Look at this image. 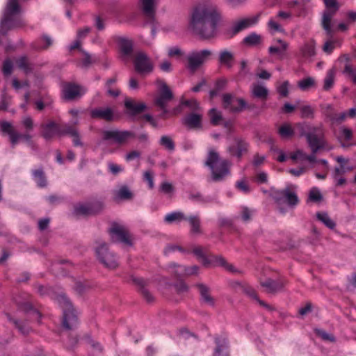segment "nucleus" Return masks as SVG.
<instances>
[{
	"mask_svg": "<svg viewBox=\"0 0 356 356\" xmlns=\"http://www.w3.org/2000/svg\"><path fill=\"white\" fill-rule=\"evenodd\" d=\"M183 123L189 129H200L202 127V115L191 113L184 118Z\"/></svg>",
	"mask_w": 356,
	"mask_h": 356,
	"instance_id": "obj_25",
	"label": "nucleus"
},
{
	"mask_svg": "<svg viewBox=\"0 0 356 356\" xmlns=\"http://www.w3.org/2000/svg\"><path fill=\"white\" fill-rule=\"evenodd\" d=\"M114 199L116 200H129L133 198V193L127 186L122 185L113 191Z\"/></svg>",
	"mask_w": 356,
	"mask_h": 356,
	"instance_id": "obj_30",
	"label": "nucleus"
},
{
	"mask_svg": "<svg viewBox=\"0 0 356 356\" xmlns=\"http://www.w3.org/2000/svg\"><path fill=\"white\" fill-rule=\"evenodd\" d=\"M109 233L112 241L120 242L129 246L132 245L131 236L125 226L114 222L110 228Z\"/></svg>",
	"mask_w": 356,
	"mask_h": 356,
	"instance_id": "obj_9",
	"label": "nucleus"
},
{
	"mask_svg": "<svg viewBox=\"0 0 356 356\" xmlns=\"http://www.w3.org/2000/svg\"><path fill=\"white\" fill-rule=\"evenodd\" d=\"M323 200V195L318 188H312L308 195V200L312 202H320Z\"/></svg>",
	"mask_w": 356,
	"mask_h": 356,
	"instance_id": "obj_48",
	"label": "nucleus"
},
{
	"mask_svg": "<svg viewBox=\"0 0 356 356\" xmlns=\"http://www.w3.org/2000/svg\"><path fill=\"white\" fill-rule=\"evenodd\" d=\"M193 253L205 266H209V257L204 253V248L202 246H194L192 249Z\"/></svg>",
	"mask_w": 356,
	"mask_h": 356,
	"instance_id": "obj_36",
	"label": "nucleus"
},
{
	"mask_svg": "<svg viewBox=\"0 0 356 356\" xmlns=\"http://www.w3.org/2000/svg\"><path fill=\"white\" fill-rule=\"evenodd\" d=\"M79 133L78 129L72 125L65 124L63 126V129H60V136L70 135L74 136Z\"/></svg>",
	"mask_w": 356,
	"mask_h": 356,
	"instance_id": "obj_52",
	"label": "nucleus"
},
{
	"mask_svg": "<svg viewBox=\"0 0 356 356\" xmlns=\"http://www.w3.org/2000/svg\"><path fill=\"white\" fill-rule=\"evenodd\" d=\"M32 174L34 180L36 181L39 187L44 188L47 186V179L44 175V172L42 168L33 170Z\"/></svg>",
	"mask_w": 356,
	"mask_h": 356,
	"instance_id": "obj_34",
	"label": "nucleus"
},
{
	"mask_svg": "<svg viewBox=\"0 0 356 356\" xmlns=\"http://www.w3.org/2000/svg\"><path fill=\"white\" fill-rule=\"evenodd\" d=\"M220 16L217 7L212 3L197 6L193 10L188 28L193 34L203 39H209L216 33V26Z\"/></svg>",
	"mask_w": 356,
	"mask_h": 356,
	"instance_id": "obj_1",
	"label": "nucleus"
},
{
	"mask_svg": "<svg viewBox=\"0 0 356 356\" xmlns=\"http://www.w3.org/2000/svg\"><path fill=\"white\" fill-rule=\"evenodd\" d=\"M335 74L336 70L334 67L327 71L324 79L323 89L325 90H329L332 88L334 82Z\"/></svg>",
	"mask_w": 356,
	"mask_h": 356,
	"instance_id": "obj_40",
	"label": "nucleus"
},
{
	"mask_svg": "<svg viewBox=\"0 0 356 356\" xmlns=\"http://www.w3.org/2000/svg\"><path fill=\"white\" fill-rule=\"evenodd\" d=\"M286 284V282L277 280L266 279L261 282V285L264 287L266 292L275 293L281 291Z\"/></svg>",
	"mask_w": 356,
	"mask_h": 356,
	"instance_id": "obj_22",
	"label": "nucleus"
},
{
	"mask_svg": "<svg viewBox=\"0 0 356 356\" xmlns=\"http://www.w3.org/2000/svg\"><path fill=\"white\" fill-rule=\"evenodd\" d=\"M117 42L123 55L130 56L133 51V41L125 38L120 37L118 38Z\"/></svg>",
	"mask_w": 356,
	"mask_h": 356,
	"instance_id": "obj_29",
	"label": "nucleus"
},
{
	"mask_svg": "<svg viewBox=\"0 0 356 356\" xmlns=\"http://www.w3.org/2000/svg\"><path fill=\"white\" fill-rule=\"evenodd\" d=\"M234 60V55L228 49H223L219 52L218 62L221 65L230 69L232 67Z\"/></svg>",
	"mask_w": 356,
	"mask_h": 356,
	"instance_id": "obj_26",
	"label": "nucleus"
},
{
	"mask_svg": "<svg viewBox=\"0 0 356 356\" xmlns=\"http://www.w3.org/2000/svg\"><path fill=\"white\" fill-rule=\"evenodd\" d=\"M134 138V133L129 131L106 130L102 131L103 140H111L119 145H124Z\"/></svg>",
	"mask_w": 356,
	"mask_h": 356,
	"instance_id": "obj_11",
	"label": "nucleus"
},
{
	"mask_svg": "<svg viewBox=\"0 0 356 356\" xmlns=\"http://www.w3.org/2000/svg\"><path fill=\"white\" fill-rule=\"evenodd\" d=\"M191 227V231L193 234H200V220L198 216H191L187 219Z\"/></svg>",
	"mask_w": 356,
	"mask_h": 356,
	"instance_id": "obj_43",
	"label": "nucleus"
},
{
	"mask_svg": "<svg viewBox=\"0 0 356 356\" xmlns=\"http://www.w3.org/2000/svg\"><path fill=\"white\" fill-rule=\"evenodd\" d=\"M316 218L323 222L327 227L334 229L336 227L335 222L329 216L326 212H318L316 214Z\"/></svg>",
	"mask_w": 356,
	"mask_h": 356,
	"instance_id": "obj_35",
	"label": "nucleus"
},
{
	"mask_svg": "<svg viewBox=\"0 0 356 356\" xmlns=\"http://www.w3.org/2000/svg\"><path fill=\"white\" fill-rule=\"evenodd\" d=\"M245 283H242L238 281H232L229 282V286L237 293H242L244 285Z\"/></svg>",
	"mask_w": 356,
	"mask_h": 356,
	"instance_id": "obj_63",
	"label": "nucleus"
},
{
	"mask_svg": "<svg viewBox=\"0 0 356 356\" xmlns=\"http://www.w3.org/2000/svg\"><path fill=\"white\" fill-rule=\"evenodd\" d=\"M204 164L211 169V179L213 181H221L230 174V162L221 159L219 153L214 149H209Z\"/></svg>",
	"mask_w": 356,
	"mask_h": 356,
	"instance_id": "obj_3",
	"label": "nucleus"
},
{
	"mask_svg": "<svg viewBox=\"0 0 356 356\" xmlns=\"http://www.w3.org/2000/svg\"><path fill=\"white\" fill-rule=\"evenodd\" d=\"M226 262L225 259L221 255L210 254L209 257V265L223 267Z\"/></svg>",
	"mask_w": 356,
	"mask_h": 356,
	"instance_id": "obj_47",
	"label": "nucleus"
},
{
	"mask_svg": "<svg viewBox=\"0 0 356 356\" xmlns=\"http://www.w3.org/2000/svg\"><path fill=\"white\" fill-rule=\"evenodd\" d=\"M173 95L169 87L166 84H163L161 87V91L159 97L155 99V104L161 109L163 111L164 113H166V106L168 104L172 99Z\"/></svg>",
	"mask_w": 356,
	"mask_h": 356,
	"instance_id": "obj_16",
	"label": "nucleus"
},
{
	"mask_svg": "<svg viewBox=\"0 0 356 356\" xmlns=\"http://www.w3.org/2000/svg\"><path fill=\"white\" fill-rule=\"evenodd\" d=\"M325 9L322 13L321 24L326 35L329 38L332 37L333 29L332 20L339 9V4L337 0H323Z\"/></svg>",
	"mask_w": 356,
	"mask_h": 356,
	"instance_id": "obj_6",
	"label": "nucleus"
},
{
	"mask_svg": "<svg viewBox=\"0 0 356 356\" xmlns=\"http://www.w3.org/2000/svg\"><path fill=\"white\" fill-rule=\"evenodd\" d=\"M336 42L332 40H327L323 46V50L327 54H330L335 47Z\"/></svg>",
	"mask_w": 356,
	"mask_h": 356,
	"instance_id": "obj_61",
	"label": "nucleus"
},
{
	"mask_svg": "<svg viewBox=\"0 0 356 356\" xmlns=\"http://www.w3.org/2000/svg\"><path fill=\"white\" fill-rule=\"evenodd\" d=\"M242 293L246 294L247 296L252 298V299L256 300L261 306L264 307L268 310H269V311L274 310V308L271 305H268L265 302L259 300L254 289L253 288H252L250 286H249L248 284H245L243 289L242 291Z\"/></svg>",
	"mask_w": 356,
	"mask_h": 356,
	"instance_id": "obj_31",
	"label": "nucleus"
},
{
	"mask_svg": "<svg viewBox=\"0 0 356 356\" xmlns=\"http://www.w3.org/2000/svg\"><path fill=\"white\" fill-rule=\"evenodd\" d=\"M89 207L91 210V214L94 215L103 209L104 204L101 201H95L92 202H89Z\"/></svg>",
	"mask_w": 356,
	"mask_h": 356,
	"instance_id": "obj_54",
	"label": "nucleus"
},
{
	"mask_svg": "<svg viewBox=\"0 0 356 356\" xmlns=\"http://www.w3.org/2000/svg\"><path fill=\"white\" fill-rule=\"evenodd\" d=\"M251 95L253 97L266 100L268 95V90L259 83H254L251 86Z\"/></svg>",
	"mask_w": 356,
	"mask_h": 356,
	"instance_id": "obj_27",
	"label": "nucleus"
},
{
	"mask_svg": "<svg viewBox=\"0 0 356 356\" xmlns=\"http://www.w3.org/2000/svg\"><path fill=\"white\" fill-rule=\"evenodd\" d=\"M274 199L278 204L286 203L290 207H295L299 203L298 197L291 187L275 192Z\"/></svg>",
	"mask_w": 356,
	"mask_h": 356,
	"instance_id": "obj_12",
	"label": "nucleus"
},
{
	"mask_svg": "<svg viewBox=\"0 0 356 356\" xmlns=\"http://www.w3.org/2000/svg\"><path fill=\"white\" fill-rule=\"evenodd\" d=\"M316 82L314 78L307 77L298 81V87L303 91L309 90L311 88L314 87Z\"/></svg>",
	"mask_w": 356,
	"mask_h": 356,
	"instance_id": "obj_45",
	"label": "nucleus"
},
{
	"mask_svg": "<svg viewBox=\"0 0 356 356\" xmlns=\"http://www.w3.org/2000/svg\"><path fill=\"white\" fill-rule=\"evenodd\" d=\"M168 268L171 269V272L178 277L182 276L196 275L198 274L200 269L199 266L197 265L186 266L176 263L170 264Z\"/></svg>",
	"mask_w": 356,
	"mask_h": 356,
	"instance_id": "obj_15",
	"label": "nucleus"
},
{
	"mask_svg": "<svg viewBox=\"0 0 356 356\" xmlns=\"http://www.w3.org/2000/svg\"><path fill=\"white\" fill-rule=\"evenodd\" d=\"M316 334L324 341L334 342L336 340L335 337L332 334L327 333L323 330H316Z\"/></svg>",
	"mask_w": 356,
	"mask_h": 356,
	"instance_id": "obj_55",
	"label": "nucleus"
},
{
	"mask_svg": "<svg viewBox=\"0 0 356 356\" xmlns=\"http://www.w3.org/2000/svg\"><path fill=\"white\" fill-rule=\"evenodd\" d=\"M243 42L248 45H255L261 42V36L251 33L243 39Z\"/></svg>",
	"mask_w": 356,
	"mask_h": 356,
	"instance_id": "obj_51",
	"label": "nucleus"
},
{
	"mask_svg": "<svg viewBox=\"0 0 356 356\" xmlns=\"http://www.w3.org/2000/svg\"><path fill=\"white\" fill-rule=\"evenodd\" d=\"M351 167H345L343 165H341L339 168H335L334 171V179H337L339 177L344 175L347 171L352 170Z\"/></svg>",
	"mask_w": 356,
	"mask_h": 356,
	"instance_id": "obj_56",
	"label": "nucleus"
},
{
	"mask_svg": "<svg viewBox=\"0 0 356 356\" xmlns=\"http://www.w3.org/2000/svg\"><path fill=\"white\" fill-rule=\"evenodd\" d=\"M302 118H313L314 109L309 105H301L299 106Z\"/></svg>",
	"mask_w": 356,
	"mask_h": 356,
	"instance_id": "obj_49",
	"label": "nucleus"
},
{
	"mask_svg": "<svg viewBox=\"0 0 356 356\" xmlns=\"http://www.w3.org/2000/svg\"><path fill=\"white\" fill-rule=\"evenodd\" d=\"M17 66L22 70L26 74L30 73L32 70L28 58L22 56L15 60Z\"/></svg>",
	"mask_w": 356,
	"mask_h": 356,
	"instance_id": "obj_42",
	"label": "nucleus"
},
{
	"mask_svg": "<svg viewBox=\"0 0 356 356\" xmlns=\"http://www.w3.org/2000/svg\"><path fill=\"white\" fill-rule=\"evenodd\" d=\"M7 318L10 322H12L17 329L24 335L28 334L31 329L26 321H19L13 318L10 314H6Z\"/></svg>",
	"mask_w": 356,
	"mask_h": 356,
	"instance_id": "obj_32",
	"label": "nucleus"
},
{
	"mask_svg": "<svg viewBox=\"0 0 356 356\" xmlns=\"http://www.w3.org/2000/svg\"><path fill=\"white\" fill-rule=\"evenodd\" d=\"M278 134L281 138L287 139L294 136V130L292 127L287 123L283 124L278 129Z\"/></svg>",
	"mask_w": 356,
	"mask_h": 356,
	"instance_id": "obj_38",
	"label": "nucleus"
},
{
	"mask_svg": "<svg viewBox=\"0 0 356 356\" xmlns=\"http://www.w3.org/2000/svg\"><path fill=\"white\" fill-rule=\"evenodd\" d=\"M42 136L46 140L51 139L54 136H60V127L54 121L41 125Z\"/></svg>",
	"mask_w": 356,
	"mask_h": 356,
	"instance_id": "obj_21",
	"label": "nucleus"
},
{
	"mask_svg": "<svg viewBox=\"0 0 356 356\" xmlns=\"http://www.w3.org/2000/svg\"><path fill=\"white\" fill-rule=\"evenodd\" d=\"M160 145L170 151L175 149V143L172 138L168 136H163L160 139Z\"/></svg>",
	"mask_w": 356,
	"mask_h": 356,
	"instance_id": "obj_50",
	"label": "nucleus"
},
{
	"mask_svg": "<svg viewBox=\"0 0 356 356\" xmlns=\"http://www.w3.org/2000/svg\"><path fill=\"white\" fill-rule=\"evenodd\" d=\"M74 214L76 216L92 215L89 204L86 203L76 204L74 207Z\"/></svg>",
	"mask_w": 356,
	"mask_h": 356,
	"instance_id": "obj_39",
	"label": "nucleus"
},
{
	"mask_svg": "<svg viewBox=\"0 0 356 356\" xmlns=\"http://www.w3.org/2000/svg\"><path fill=\"white\" fill-rule=\"evenodd\" d=\"M222 106L230 112L240 113L244 110L246 102L244 99L238 98L231 93H225L222 95Z\"/></svg>",
	"mask_w": 356,
	"mask_h": 356,
	"instance_id": "obj_13",
	"label": "nucleus"
},
{
	"mask_svg": "<svg viewBox=\"0 0 356 356\" xmlns=\"http://www.w3.org/2000/svg\"><path fill=\"white\" fill-rule=\"evenodd\" d=\"M156 7V0H140L141 10L148 22L152 24V33L153 36L156 34V26L154 24V22L155 20Z\"/></svg>",
	"mask_w": 356,
	"mask_h": 356,
	"instance_id": "obj_14",
	"label": "nucleus"
},
{
	"mask_svg": "<svg viewBox=\"0 0 356 356\" xmlns=\"http://www.w3.org/2000/svg\"><path fill=\"white\" fill-rule=\"evenodd\" d=\"M95 58H92L88 53L83 51L82 63L85 67L89 66L90 64L95 63Z\"/></svg>",
	"mask_w": 356,
	"mask_h": 356,
	"instance_id": "obj_64",
	"label": "nucleus"
},
{
	"mask_svg": "<svg viewBox=\"0 0 356 356\" xmlns=\"http://www.w3.org/2000/svg\"><path fill=\"white\" fill-rule=\"evenodd\" d=\"M209 116L211 118V122L214 125L218 124L222 120V115L220 112L218 111L215 108H212L209 111Z\"/></svg>",
	"mask_w": 356,
	"mask_h": 356,
	"instance_id": "obj_53",
	"label": "nucleus"
},
{
	"mask_svg": "<svg viewBox=\"0 0 356 356\" xmlns=\"http://www.w3.org/2000/svg\"><path fill=\"white\" fill-rule=\"evenodd\" d=\"M96 255L99 261L108 269H115L119 265L117 256L105 243H100L96 248Z\"/></svg>",
	"mask_w": 356,
	"mask_h": 356,
	"instance_id": "obj_8",
	"label": "nucleus"
},
{
	"mask_svg": "<svg viewBox=\"0 0 356 356\" xmlns=\"http://www.w3.org/2000/svg\"><path fill=\"white\" fill-rule=\"evenodd\" d=\"M277 42L279 44V46H271L269 47L268 51L270 54H277L281 55L286 51L289 47V44L282 40L279 39L277 40Z\"/></svg>",
	"mask_w": 356,
	"mask_h": 356,
	"instance_id": "obj_37",
	"label": "nucleus"
},
{
	"mask_svg": "<svg viewBox=\"0 0 356 356\" xmlns=\"http://www.w3.org/2000/svg\"><path fill=\"white\" fill-rule=\"evenodd\" d=\"M195 287L200 293L201 303L211 307H214L216 300L211 294L210 288L203 283L195 284Z\"/></svg>",
	"mask_w": 356,
	"mask_h": 356,
	"instance_id": "obj_17",
	"label": "nucleus"
},
{
	"mask_svg": "<svg viewBox=\"0 0 356 356\" xmlns=\"http://www.w3.org/2000/svg\"><path fill=\"white\" fill-rule=\"evenodd\" d=\"M346 117V113L343 112L339 114H334L330 118V120L334 123L340 124L345 120Z\"/></svg>",
	"mask_w": 356,
	"mask_h": 356,
	"instance_id": "obj_62",
	"label": "nucleus"
},
{
	"mask_svg": "<svg viewBox=\"0 0 356 356\" xmlns=\"http://www.w3.org/2000/svg\"><path fill=\"white\" fill-rule=\"evenodd\" d=\"M186 218L184 213L178 211V212H172L167 214L165 216V221L168 223H172L174 222H180L182 220H186Z\"/></svg>",
	"mask_w": 356,
	"mask_h": 356,
	"instance_id": "obj_41",
	"label": "nucleus"
},
{
	"mask_svg": "<svg viewBox=\"0 0 356 356\" xmlns=\"http://www.w3.org/2000/svg\"><path fill=\"white\" fill-rule=\"evenodd\" d=\"M3 73L6 76H9L13 72V63L10 59H7L4 61L2 67Z\"/></svg>",
	"mask_w": 356,
	"mask_h": 356,
	"instance_id": "obj_57",
	"label": "nucleus"
},
{
	"mask_svg": "<svg viewBox=\"0 0 356 356\" xmlns=\"http://www.w3.org/2000/svg\"><path fill=\"white\" fill-rule=\"evenodd\" d=\"M90 116L92 118L111 122L113 120L114 113L112 108L109 107H99L91 110Z\"/></svg>",
	"mask_w": 356,
	"mask_h": 356,
	"instance_id": "obj_19",
	"label": "nucleus"
},
{
	"mask_svg": "<svg viewBox=\"0 0 356 356\" xmlns=\"http://www.w3.org/2000/svg\"><path fill=\"white\" fill-rule=\"evenodd\" d=\"M134 63L136 71L140 74H147L153 71L154 65L144 51H140L136 53Z\"/></svg>",
	"mask_w": 356,
	"mask_h": 356,
	"instance_id": "obj_10",
	"label": "nucleus"
},
{
	"mask_svg": "<svg viewBox=\"0 0 356 356\" xmlns=\"http://www.w3.org/2000/svg\"><path fill=\"white\" fill-rule=\"evenodd\" d=\"M20 13L18 0H8L0 23V35H5L10 30L24 25Z\"/></svg>",
	"mask_w": 356,
	"mask_h": 356,
	"instance_id": "obj_2",
	"label": "nucleus"
},
{
	"mask_svg": "<svg viewBox=\"0 0 356 356\" xmlns=\"http://www.w3.org/2000/svg\"><path fill=\"white\" fill-rule=\"evenodd\" d=\"M296 128L300 136L306 137L309 147L314 154L325 147L324 131L321 126L313 127L307 123H298Z\"/></svg>",
	"mask_w": 356,
	"mask_h": 356,
	"instance_id": "obj_4",
	"label": "nucleus"
},
{
	"mask_svg": "<svg viewBox=\"0 0 356 356\" xmlns=\"http://www.w3.org/2000/svg\"><path fill=\"white\" fill-rule=\"evenodd\" d=\"M289 83L288 81H284L282 85L278 86L277 92L282 97H287L289 95Z\"/></svg>",
	"mask_w": 356,
	"mask_h": 356,
	"instance_id": "obj_60",
	"label": "nucleus"
},
{
	"mask_svg": "<svg viewBox=\"0 0 356 356\" xmlns=\"http://www.w3.org/2000/svg\"><path fill=\"white\" fill-rule=\"evenodd\" d=\"M175 288L176 289V291L178 293H186L188 291V285L183 281L180 280L177 282L175 285Z\"/></svg>",
	"mask_w": 356,
	"mask_h": 356,
	"instance_id": "obj_58",
	"label": "nucleus"
},
{
	"mask_svg": "<svg viewBox=\"0 0 356 356\" xmlns=\"http://www.w3.org/2000/svg\"><path fill=\"white\" fill-rule=\"evenodd\" d=\"M134 282L139 286V291L147 302H152L154 300L152 294L145 287L146 282L140 277L133 279Z\"/></svg>",
	"mask_w": 356,
	"mask_h": 356,
	"instance_id": "obj_28",
	"label": "nucleus"
},
{
	"mask_svg": "<svg viewBox=\"0 0 356 356\" xmlns=\"http://www.w3.org/2000/svg\"><path fill=\"white\" fill-rule=\"evenodd\" d=\"M189 199L193 202L200 203H207L211 202V199L209 197L203 196V195L199 191H191L189 193Z\"/></svg>",
	"mask_w": 356,
	"mask_h": 356,
	"instance_id": "obj_44",
	"label": "nucleus"
},
{
	"mask_svg": "<svg viewBox=\"0 0 356 356\" xmlns=\"http://www.w3.org/2000/svg\"><path fill=\"white\" fill-rule=\"evenodd\" d=\"M124 106L129 113L131 115H136L139 113H141L147 108L145 103L136 102L131 99H127L124 102Z\"/></svg>",
	"mask_w": 356,
	"mask_h": 356,
	"instance_id": "obj_24",
	"label": "nucleus"
},
{
	"mask_svg": "<svg viewBox=\"0 0 356 356\" xmlns=\"http://www.w3.org/2000/svg\"><path fill=\"white\" fill-rule=\"evenodd\" d=\"M216 348L214 352L219 353V354L228 353V342L227 339L222 336H217L215 337Z\"/></svg>",
	"mask_w": 356,
	"mask_h": 356,
	"instance_id": "obj_33",
	"label": "nucleus"
},
{
	"mask_svg": "<svg viewBox=\"0 0 356 356\" xmlns=\"http://www.w3.org/2000/svg\"><path fill=\"white\" fill-rule=\"evenodd\" d=\"M160 190L165 194H170L173 193L174 187L172 184L165 181L163 182L160 186Z\"/></svg>",
	"mask_w": 356,
	"mask_h": 356,
	"instance_id": "obj_59",
	"label": "nucleus"
},
{
	"mask_svg": "<svg viewBox=\"0 0 356 356\" xmlns=\"http://www.w3.org/2000/svg\"><path fill=\"white\" fill-rule=\"evenodd\" d=\"M248 145L241 138H236L233 145L229 147L228 152L232 156L241 158L248 151Z\"/></svg>",
	"mask_w": 356,
	"mask_h": 356,
	"instance_id": "obj_20",
	"label": "nucleus"
},
{
	"mask_svg": "<svg viewBox=\"0 0 356 356\" xmlns=\"http://www.w3.org/2000/svg\"><path fill=\"white\" fill-rule=\"evenodd\" d=\"M257 22V17H249L243 18L233 22L232 26V31L233 34H236L252 25L256 24Z\"/></svg>",
	"mask_w": 356,
	"mask_h": 356,
	"instance_id": "obj_23",
	"label": "nucleus"
},
{
	"mask_svg": "<svg viewBox=\"0 0 356 356\" xmlns=\"http://www.w3.org/2000/svg\"><path fill=\"white\" fill-rule=\"evenodd\" d=\"M212 51L209 49L190 51L185 57V67L191 74L198 71L210 58Z\"/></svg>",
	"mask_w": 356,
	"mask_h": 356,
	"instance_id": "obj_5",
	"label": "nucleus"
},
{
	"mask_svg": "<svg viewBox=\"0 0 356 356\" xmlns=\"http://www.w3.org/2000/svg\"><path fill=\"white\" fill-rule=\"evenodd\" d=\"M86 92V89L72 83H68L63 88V97L66 100H73L80 97Z\"/></svg>",
	"mask_w": 356,
	"mask_h": 356,
	"instance_id": "obj_18",
	"label": "nucleus"
},
{
	"mask_svg": "<svg viewBox=\"0 0 356 356\" xmlns=\"http://www.w3.org/2000/svg\"><path fill=\"white\" fill-rule=\"evenodd\" d=\"M56 300L63 309V326L67 330L72 329L76 323L77 318L72 302L64 293L58 294Z\"/></svg>",
	"mask_w": 356,
	"mask_h": 356,
	"instance_id": "obj_7",
	"label": "nucleus"
},
{
	"mask_svg": "<svg viewBox=\"0 0 356 356\" xmlns=\"http://www.w3.org/2000/svg\"><path fill=\"white\" fill-rule=\"evenodd\" d=\"M301 52L305 57H312L315 55V44L314 42L305 43L301 48Z\"/></svg>",
	"mask_w": 356,
	"mask_h": 356,
	"instance_id": "obj_46",
	"label": "nucleus"
}]
</instances>
